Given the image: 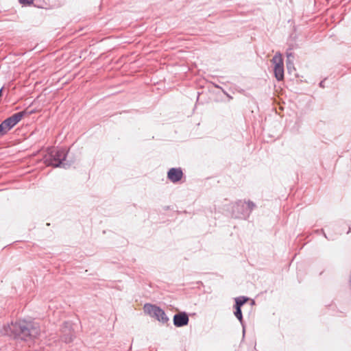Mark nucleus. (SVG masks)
Wrapping results in <instances>:
<instances>
[{
	"label": "nucleus",
	"instance_id": "9b49d317",
	"mask_svg": "<svg viewBox=\"0 0 351 351\" xmlns=\"http://www.w3.org/2000/svg\"><path fill=\"white\" fill-rule=\"evenodd\" d=\"M247 204L246 208V213H242L241 215L243 216H249L252 210L255 208L256 205L254 202L251 201H248L247 202H245V204Z\"/></svg>",
	"mask_w": 351,
	"mask_h": 351
},
{
	"label": "nucleus",
	"instance_id": "dca6fc26",
	"mask_svg": "<svg viewBox=\"0 0 351 351\" xmlns=\"http://www.w3.org/2000/svg\"><path fill=\"white\" fill-rule=\"evenodd\" d=\"M286 55H287V60H293L294 55L293 53L287 51L286 53Z\"/></svg>",
	"mask_w": 351,
	"mask_h": 351
},
{
	"label": "nucleus",
	"instance_id": "39448f33",
	"mask_svg": "<svg viewBox=\"0 0 351 351\" xmlns=\"http://www.w3.org/2000/svg\"><path fill=\"white\" fill-rule=\"evenodd\" d=\"M26 114V110L19 112L10 116V117L5 119L4 121H2V123L5 125L8 131H10L22 119V118Z\"/></svg>",
	"mask_w": 351,
	"mask_h": 351
},
{
	"label": "nucleus",
	"instance_id": "f8f14e48",
	"mask_svg": "<svg viewBox=\"0 0 351 351\" xmlns=\"http://www.w3.org/2000/svg\"><path fill=\"white\" fill-rule=\"evenodd\" d=\"M235 311L234 312V314L235 317L239 320L241 324L243 325V315L241 312V308H237L234 307Z\"/></svg>",
	"mask_w": 351,
	"mask_h": 351
},
{
	"label": "nucleus",
	"instance_id": "7ed1b4c3",
	"mask_svg": "<svg viewBox=\"0 0 351 351\" xmlns=\"http://www.w3.org/2000/svg\"><path fill=\"white\" fill-rule=\"evenodd\" d=\"M144 310L152 317H155L157 320L163 324H165L169 321V318L165 311L156 305L146 304L144 306Z\"/></svg>",
	"mask_w": 351,
	"mask_h": 351
},
{
	"label": "nucleus",
	"instance_id": "f3484780",
	"mask_svg": "<svg viewBox=\"0 0 351 351\" xmlns=\"http://www.w3.org/2000/svg\"><path fill=\"white\" fill-rule=\"evenodd\" d=\"M319 86H322V87H324V81H322L320 83H319Z\"/></svg>",
	"mask_w": 351,
	"mask_h": 351
},
{
	"label": "nucleus",
	"instance_id": "20e7f679",
	"mask_svg": "<svg viewBox=\"0 0 351 351\" xmlns=\"http://www.w3.org/2000/svg\"><path fill=\"white\" fill-rule=\"evenodd\" d=\"M271 62L274 64L275 77L278 81L282 80L284 78V64L282 54L280 52H276L271 59Z\"/></svg>",
	"mask_w": 351,
	"mask_h": 351
},
{
	"label": "nucleus",
	"instance_id": "2eb2a0df",
	"mask_svg": "<svg viewBox=\"0 0 351 351\" xmlns=\"http://www.w3.org/2000/svg\"><path fill=\"white\" fill-rule=\"evenodd\" d=\"M19 1L21 4H23L24 5H31L34 1V0H19Z\"/></svg>",
	"mask_w": 351,
	"mask_h": 351
},
{
	"label": "nucleus",
	"instance_id": "1a4fd4ad",
	"mask_svg": "<svg viewBox=\"0 0 351 351\" xmlns=\"http://www.w3.org/2000/svg\"><path fill=\"white\" fill-rule=\"evenodd\" d=\"M246 213L245 202L239 201L233 207V213L235 214V217L237 218H245L247 216H243L241 213Z\"/></svg>",
	"mask_w": 351,
	"mask_h": 351
},
{
	"label": "nucleus",
	"instance_id": "f03ea898",
	"mask_svg": "<svg viewBox=\"0 0 351 351\" xmlns=\"http://www.w3.org/2000/svg\"><path fill=\"white\" fill-rule=\"evenodd\" d=\"M67 152H68L64 148L49 149L47 154H46L43 158L44 162L47 166L67 169L70 166V164L64 162Z\"/></svg>",
	"mask_w": 351,
	"mask_h": 351
},
{
	"label": "nucleus",
	"instance_id": "4468645a",
	"mask_svg": "<svg viewBox=\"0 0 351 351\" xmlns=\"http://www.w3.org/2000/svg\"><path fill=\"white\" fill-rule=\"evenodd\" d=\"M8 132V130L5 127V125L1 122L0 124V137L6 134Z\"/></svg>",
	"mask_w": 351,
	"mask_h": 351
},
{
	"label": "nucleus",
	"instance_id": "f257e3e1",
	"mask_svg": "<svg viewBox=\"0 0 351 351\" xmlns=\"http://www.w3.org/2000/svg\"><path fill=\"white\" fill-rule=\"evenodd\" d=\"M3 334L25 341H32L40 335V328L31 322L19 320L5 325Z\"/></svg>",
	"mask_w": 351,
	"mask_h": 351
},
{
	"label": "nucleus",
	"instance_id": "423d86ee",
	"mask_svg": "<svg viewBox=\"0 0 351 351\" xmlns=\"http://www.w3.org/2000/svg\"><path fill=\"white\" fill-rule=\"evenodd\" d=\"M183 172L181 168H171L167 172V178L173 183L181 180Z\"/></svg>",
	"mask_w": 351,
	"mask_h": 351
},
{
	"label": "nucleus",
	"instance_id": "6e6552de",
	"mask_svg": "<svg viewBox=\"0 0 351 351\" xmlns=\"http://www.w3.org/2000/svg\"><path fill=\"white\" fill-rule=\"evenodd\" d=\"M68 324L66 323L64 328H62V335L61 336V339L62 341L69 343L73 341L75 338V335L73 331L68 327Z\"/></svg>",
	"mask_w": 351,
	"mask_h": 351
},
{
	"label": "nucleus",
	"instance_id": "0eeeda50",
	"mask_svg": "<svg viewBox=\"0 0 351 351\" xmlns=\"http://www.w3.org/2000/svg\"><path fill=\"white\" fill-rule=\"evenodd\" d=\"M189 321V316L185 312H182L174 315L173 324L176 327H182L188 324Z\"/></svg>",
	"mask_w": 351,
	"mask_h": 351
},
{
	"label": "nucleus",
	"instance_id": "ddd939ff",
	"mask_svg": "<svg viewBox=\"0 0 351 351\" xmlns=\"http://www.w3.org/2000/svg\"><path fill=\"white\" fill-rule=\"evenodd\" d=\"M287 69L289 73L292 72L293 70H295L294 64L293 60H287Z\"/></svg>",
	"mask_w": 351,
	"mask_h": 351
},
{
	"label": "nucleus",
	"instance_id": "9d476101",
	"mask_svg": "<svg viewBox=\"0 0 351 351\" xmlns=\"http://www.w3.org/2000/svg\"><path fill=\"white\" fill-rule=\"evenodd\" d=\"M248 300V298L241 296L235 298L234 307L241 308V306Z\"/></svg>",
	"mask_w": 351,
	"mask_h": 351
},
{
	"label": "nucleus",
	"instance_id": "6ab92c4d",
	"mask_svg": "<svg viewBox=\"0 0 351 351\" xmlns=\"http://www.w3.org/2000/svg\"><path fill=\"white\" fill-rule=\"evenodd\" d=\"M324 235L327 239L326 234L325 233L324 234Z\"/></svg>",
	"mask_w": 351,
	"mask_h": 351
},
{
	"label": "nucleus",
	"instance_id": "a211bd4d",
	"mask_svg": "<svg viewBox=\"0 0 351 351\" xmlns=\"http://www.w3.org/2000/svg\"><path fill=\"white\" fill-rule=\"evenodd\" d=\"M2 90H3V88H1V89H0V97H1V96H2Z\"/></svg>",
	"mask_w": 351,
	"mask_h": 351
},
{
	"label": "nucleus",
	"instance_id": "aec40b11",
	"mask_svg": "<svg viewBox=\"0 0 351 351\" xmlns=\"http://www.w3.org/2000/svg\"><path fill=\"white\" fill-rule=\"evenodd\" d=\"M350 282H351V276H350Z\"/></svg>",
	"mask_w": 351,
	"mask_h": 351
}]
</instances>
